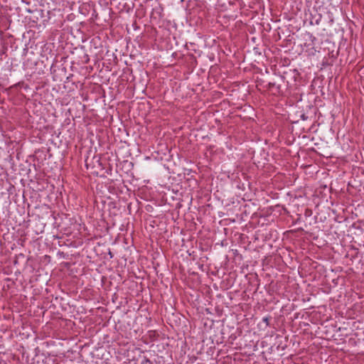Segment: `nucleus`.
I'll return each mask as SVG.
<instances>
[{
    "label": "nucleus",
    "mask_w": 364,
    "mask_h": 364,
    "mask_svg": "<svg viewBox=\"0 0 364 364\" xmlns=\"http://www.w3.org/2000/svg\"><path fill=\"white\" fill-rule=\"evenodd\" d=\"M306 36L309 37V39L312 42V45H314V41L316 40V37H314L312 34L308 33Z\"/></svg>",
    "instance_id": "obj_1"
},
{
    "label": "nucleus",
    "mask_w": 364,
    "mask_h": 364,
    "mask_svg": "<svg viewBox=\"0 0 364 364\" xmlns=\"http://www.w3.org/2000/svg\"><path fill=\"white\" fill-rule=\"evenodd\" d=\"M141 364H152V363L151 362L150 360L145 358L144 360H142Z\"/></svg>",
    "instance_id": "obj_2"
},
{
    "label": "nucleus",
    "mask_w": 364,
    "mask_h": 364,
    "mask_svg": "<svg viewBox=\"0 0 364 364\" xmlns=\"http://www.w3.org/2000/svg\"><path fill=\"white\" fill-rule=\"evenodd\" d=\"M263 321L266 323L267 326L269 325V318L267 317H264L262 318Z\"/></svg>",
    "instance_id": "obj_3"
},
{
    "label": "nucleus",
    "mask_w": 364,
    "mask_h": 364,
    "mask_svg": "<svg viewBox=\"0 0 364 364\" xmlns=\"http://www.w3.org/2000/svg\"><path fill=\"white\" fill-rule=\"evenodd\" d=\"M301 118H302L304 120H305V119H306V117H305L304 114H302V115H301Z\"/></svg>",
    "instance_id": "obj_4"
}]
</instances>
